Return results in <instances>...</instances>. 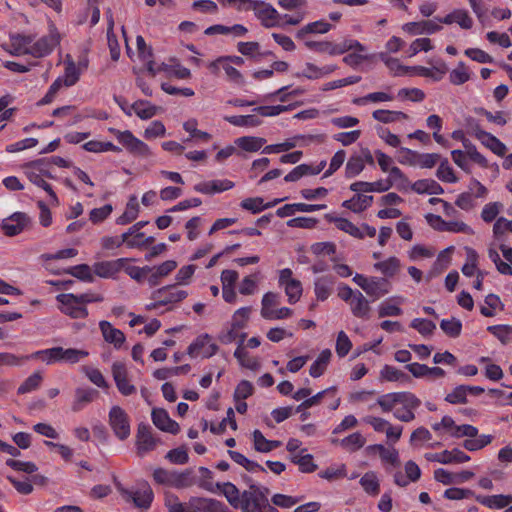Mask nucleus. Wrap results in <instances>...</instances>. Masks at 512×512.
Returning a JSON list of instances; mask_svg holds the SVG:
<instances>
[{
  "label": "nucleus",
  "instance_id": "41",
  "mask_svg": "<svg viewBox=\"0 0 512 512\" xmlns=\"http://www.w3.org/2000/svg\"><path fill=\"white\" fill-rule=\"evenodd\" d=\"M493 237L498 242H506V233H512V220H509L503 216L498 217L493 225Z\"/></svg>",
  "mask_w": 512,
  "mask_h": 512
},
{
  "label": "nucleus",
  "instance_id": "64",
  "mask_svg": "<svg viewBox=\"0 0 512 512\" xmlns=\"http://www.w3.org/2000/svg\"><path fill=\"white\" fill-rule=\"evenodd\" d=\"M487 331L494 335L502 344H507L512 334V326L510 325H492L487 327Z\"/></svg>",
  "mask_w": 512,
  "mask_h": 512
},
{
  "label": "nucleus",
  "instance_id": "4",
  "mask_svg": "<svg viewBox=\"0 0 512 512\" xmlns=\"http://www.w3.org/2000/svg\"><path fill=\"white\" fill-rule=\"evenodd\" d=\"M109 425L119 440H126L130 436V419L122 407L117 405L111 407L109 411Z\"/></svg>",
  "mask_w": 512,
  "mask_h": 512
},
{
  "label": "nucleus",
  "instance_id": "10",
  "mask_svg": "<svg viewBox=\"0 0 512 512\" xmlns=\"http://www.w3.org/2000/svg\"><path fill=\"white\" fill-rule=\"evenodd\" d=\"M188 296L187 291L176 289L175 285H166L152 292V299H159L158 304L166 306L168 304L178 303Z\"/></svg>",
  "mask_w": 512,
  "mask_h": 512
},
{
  "label": "nucleus",
  "instance_id": "39",
  "mask_svg": "<svg viewBox=\"0 0 512 512\" xmlns=\"http://www.w3.org/2000/svg\"><path fill=\"white\" fill-rule=\"evenodd\" d=\"M372 117L375 120L382 122L384 124L408 119V115L402 111H391L384 109H378L373 111Z\"/></svg>",
  "mask_w": 512,
  "mask_h": 512
},
{
  "label": "nucleus",
  "instance_id": "18",
  "mask_svg": "<svg viewBox=\"0 0 512 512\" xmlns=\"http://www.w3.org/2000/svg\"><path fill=\"white\" fill-rule=\"evenodd\" d=\"M324 218L329 223H334L339 230L348 233L352 237L357 239H364L363 231L355 224H353L350 220L343 217L333 216L330 213L325 214Z\"/></svg>",
  "mask_w": 512,
  "mask_h": 512
},
{
  "label": "nucleus",
  "instance_id": "60",
  "mask_svg": "<svg viewBox=\"0 0 512 512\" xmlns=\"http://www.w3.org/2000/svg\"><path fill=\"white\" fill-rule=\"evenodd\" d=\"M502 208L503 204L501 202H489L485 204L481 211L482 220L486 223H491L494 220L496 221Z\"/></svg>",
  "mask_w": 512,
  "mask_h": 512
},
{
  "label": "nucleus",
  "instance_id": "22",
  "mask_svg": "<svg viewBox=\"0 0 512 512\" xmlns=\"http://www.w3.org/2000/svg\"><path fill=\"white\" fill-rule=\"evenodd\" d=\"M392 186L391 180H378L375 182L356 181L350 185L353 192H385Z\"/></svg>",
  "mask_w": 512,
  "mask_h": 512
},
{
  "label": "nucleus",
  "instance_id": "3",
  "mask_svg": "<svg viewBox=\"0 0 512 512\" xmlns=\"http://www.w3.org/2000/svg\"><path fill=\"white\" fill-rule=\"evenodd\" d=\"M250 312V307H241L236 310L232 316L230 326L219 333L217 337L219 342L224 345H228L236 341L238 338V330L243 329L246 326Z\"/></svg>",
  "mask_w": 512,
  "mask_h": 512
},
{
  "label": "nucleus",
  "instance_id": "51",
  "mask_svg": "<svg viewBox=\"0 0 512 512\" xmlns=\"http://www.w3.org/2000/svg\"><path fill=\"white\" fill-rule=\"evenodd\" d=\"M365 168L362 156L352 155L348 159L345 167V177L354 178L359 175Z\"/></svg>",
  "mask_w": 512,
  "mask_h": 512
},
{
  "label": "nucleus",
  "instance_id": "1",
  "mask_svg": "<svg viewBox=\"0 0 512 512\" xmlns=\"http://www.w3.org/2000/svg\"><path fill=\"white\" fill-rule=\"evenodd\" d=\"M238 10L250 11L252 10L255 17L261 22L265 28L275 26H282L279 20L282 15L270 4L262 0H253L250 6L238 7Z\"/></svg>",
  "mask_w": 512,
  "mask_h": 512
},
{
  "label": "nucleus",
  "instance_id": "21",
  "mask_svg": "<svg viewBox=\"0 0 512 512\" xmlns=\"http://www.w3.org/2000/svg\"><path fill=\"white\" fill-rule=\"evenodd\" d=\"M98 396V391L93 388H76L71 409L74 412L83 410Z\"/></svg>",
  "mask_w": 512,
  "mask_h": 512
},
{
  "label": "nucleus",
  "instance_id": "56",
  "mask_svg": "<svg viewBox=\"0 0 512 512\" xmlns=\"http://www.w3.org/2000/svg\"><path fill=\"white\" fill-rule=\"evenodd\" d=\"M88 355L89 352L86 350H80L76 348L64 349L61 347V362L76 364L81 359L86 358Z\"/></svg>",
  "mask_w": 512,
  "mask_h": 512
},
{
  "label": "nucleus",
  "instance_id": "59",
  "mask_svg": "<svg viewBox=\"0 0 512 512\" xmlns=\"http://www.w3.org/2000/svg\"><path fill=\"white\" fill-rule=\"evenodd\" d=\"M503 494L498 495H491V496H475V500L482 504L483 506L490 508V509H502L505 508V502H504Z\"/></svg>",
  "mask_w": 512,
  "mask_h": 512
},
{
  "label": "nucleus",
  "instance_id": "53",
  "mask_svg": "<svg viewBox=\"0 0 512 512\" xmlns=\"http://www.w3.org/2000/svg\"><path fill=\"white\" fill-rule=\"evenodd\" d=\"M336 391H337L336 386H331L327 389H324V390L316 393L315 395H313L311 397L308 396L296 407V412H301V411L306 410L314 405H317L326 394L335 393Z\"/></svg>",
  "mask_w": 512,
  "mask_h": 512
},
{
  "label": "nucleus",
  "instance_id": "47",
  "mask_svg": "<svg viewBox=\"0 0 512 512\" xmlns=\"http://www.w3.org/2000/svg\"><path fill=\"white\" fill-rule=\"evenodd\" d=\"M466 263L462 266L461 271L466 277H472L477 269L478 253L471 247H465Z\"/></svg>",
  "mask_w": 512,
  "mask_h": 512
},
{
  "label": "nucleus",
  "instance_id": "36",
  "mask_svg": "<svg viewBox=\"0 0 512 512\" xmlns=\"http://www.w3.org/2000/svg\"><path fill=\"white\" fill-rule=\"evenodd\" d=\"M139 214V204L137 203L136 196H131L124 213L116 219L118 225H127L134 221Z\"/></svg>",
  "mask_w": 512,
  "mask_h": 512
},
{
  "label": "nucleus",
  "instance_id": "20",
  "mask_svg": "<svg viewBox=\"0 0 512 512\" xmlns=\"http://www.w3.org/2000/svg\"><path fill=\"white\" fill-rule=\"evenodd\" d=\"M267 499L263 495L256 497L254 493L245 490L242 492V502L239 508L242 512H263Z\"/></svg>",
  "mask_w": 512,
  "mask_h": 512
},
{
  "label": "nucleus",
  "instance_id": "29",
  "mask_svg": "<svg viewBox=\"0 0 512 512\" xmlns=\"http://www.w3.org/2000/svg\"><path fill=\"white\" fill-rule=\"evenodd\" d=\"M401 152L410 155L412 158H417V165L421 168H433L441 158L437 153L420 154L409 148H401Z\"/></svg>",
  "mask_w": 512,
  "mask_h": 512
},
{
  "label": "nucleus",
  "instance_id": "50",
  "mask_svg": "<svg viewBox=\"0 0 512 512\" xmlns=\"http://www.w3.org/2000/svg\"><path fill=\"white\" fill-rule=\"evenodd\" d=\"M470 80V74L467 66L463 61L457 64V67L453 69L449 74V81L453 85H462Z\"/></svg>",
  "mask_w": 512,
  "mask_h": 512
},
{
  "label": "nucleus",
  "instance_id": "27",
  "mask_svg": "<svg viewBox=\"0 0 512 512\" xmlns=\"http://www.w3.org/2000/svg\"><path fill=\"white\" fill-rule=\"evenodd\" d=\"M26 359H38L45 362L47 365L61 362V347L57 346L35 351L30 355H26Z\"/></svg>",
  "mask_w": 512,
  "mask_h": 512
},
{
  "label": "nucleus",
  "instance_id": "17",
  "mask_svg": "<svg viewBox=\"0 0 512 512\" xmlns=\"http://www.w3.org/2000/svg\"><path fill=\"white\" fill-rule=\"evenodd\" d=\"M390 289V282L383 277H370L367 286L364 287L366 294L372 297L373 300L379 299L388 294Z\"/></svg>",
  "mask_w": 512,
  "mask_h": 512
},
{
  "label": "nucleus",
  "instance_id": "37",
  "mask_svg": "<svg viewBox=\"0 0 512 512\" xmlns=\"http://www.w3.org/2000/svg\"><path fill=\"white\" fill-rule=\"evenodd\" d=\"M471 457L460 450L459 448H454L452 450H444L441 452V460L440 463L444 465L454 464V463H465L470 461Z\"/></svg>",
  "mask_w": 512,
  "mask_h": 512
},
{
  "label": "nucleus",
  "instance_id": "19",
  "mask_svg": "<svg viewBox=\"0 0 512 512\" xmlns=\"http://www.w3.org/2000/svg\"><path fill=\"white\" fill-rule=\"evenodd\" d=\"M402 29L411 34H433L442 29V26L433 20H426L421 22H408L403 25Z\"/></svg>",
  "mask_w": 512,
  "mask_h": 512
},
{
  "label": "nucleus",
  "instance_id": "61",
  "mask_svg": "<svg viewBox=\"0 0 512 512\" xmlns=\"http://www.w3.org/2000/svg\"><path fill=\"white\" fill-rule=\"evenodd\" d=\"M410 327L417 330L422 336H430L436 329L433 321L424 318H415L411 321Z\"/></svg>",
  "mask_w": 512,
  "mask_h": 512
},
{
  "label": "nucleus",
  "instance_id": "34",
  "mask_svg": "<svg viewBox=\"0 0 512 512\" xmlns=\"http://www.w3.org/2000/svg\"><path fill=\"white\" fill-rule=\"evenodd\" d=\"M380 378L389 382L400 381L404 383H410L412 380L408 374L388 364L384 365L380 370Z\"/></svg>",
  "mask_w": 512,
  "mask_h": 512
},
{
  "label": "nucleus",
  "instance_id": "46",
  "mask_svg": "<svg viewBox=\"0 0 512 512\" xmlns=\"http://www.w3.org/2000/svg\"><path fill=\"white\" fill-rule=\"evenodd\" d=\"M484 302L486 306L480 307V313L485 317L495 316L494 310L498 307L500 310L504 309V304L501 302L500 297L494 293L488 294L485 297Z\"/></svg>",
  "mask_w": 512,
  "mask_h": 512
},
{
  "label": "nucleus",
  "instance_id": "8",
  "mask_svg": "<svg viewBox=\"0 0 512 512\" xmlns=\"http://www.w3.org/2000/svg\"><path fill=\"white\" fill-rule=\"evenodd\" d=\"M117 140L131 153L143 157L151 155L149 146L133 135L129 130L118 131Z\"/></svg>",
  "mask_w": 512,
  "mask_h": 512
},
{
  "label": "nucleus",
  "instance_id": "33",
  "mask_svg": "<svg viewBox=\"0 0 512 512\" xmlns=\"http://www.w3.org/2000/svg\"><path fill=\"white\" fill-rule=\"evenodd\" d=\"M483 137L479 141L488 149H490L497 156L503 157L506 154L507 147L496 136L489 132H481Z\"/></svg>",
  "mask_w": 512,
  "mask_h": 512
},
{
  "label": "nucleus",
  "instance_id": "55",
  "mask_svg": "<svg viewBox=\"0 0 512 512\" xmlns=\"http://www.w3.org/2000/svg\"><path fill=\"white\" fill-rule=\"evenodd\" d=\"M436 176L439 180L446 183H456L458 181V178L456 177L453 168L449 165L447 158L441 160Z\"/></svg>",
  "mask_w": 512,
  "mask_h": 512
},
{
  "label": "nucleus",
  "instance_id": "40",
  "mask_svg": "<svg viewBox=\"0 0 512 512\" xmlns=\"http://www.w3.org/2000/svg\"><path fill=\"white\" fill-rule=\"evenodd\" d=\"M224 119L237 127H257L262 124V120L254 114L226 116Z\"/></svg>",
  "mask_w": 512,
  "mask_h": 512
},
{
  "label": "nucleus",
  "instance_id": "49",
  "mask_svg": "<svg viewBox=\"0 0 512 512\" xmlns=\"http://www.w3.org/2000/svg\"><path fill=\"white\" fill-rule=\"evenodd\" d=\"M360 484L369 495L376 496L380 492V484L374 472L364 474L360 479Z\"/></svg>",
  "mask_w": 512,
  "mask_h": 512
},
{
  "label": "nucleus",
  "instance_id": "9",
  "mask_svg": "<svg viewBox=\"0 0 512 512\" xmlns=\"http://www.w3.org/2000/svg\"><path fill=\"white\" fill-rule=\"evenodd\" d=\"M31 224L30 217L24 212H15L1 223V229L9 237L20 234L28 225Z\"/></svg>",
  "mask_w": 512,
  "mask_h": 512
},
{
  "label": "nucleus",
  "instance_id": "23",
  "mask_svg": "<svg viewBox=\"0 0 512 512\" xmlns=\"http://www.w3.org/2000/svg\"><path fill=\"white\" fill-rule=\"evenodd\" d=\"M361 193L362 192H356L351 199L345 200L342 206L354 213H361L368 209L373 202V196L363 195Z\"/></svg>",
  "mask_w": 512,
  "mask_h": 512
},
{
  "label": "nucleus",
  "instance_id": "30",
  "mask_svg": "<svg viewBox=\"0 0 512 512\" xmlns=\"http://www.w3.org/2000/svg\"><path fill=\"white\" fill-rule=\"evenodd\" d=\"M351 311L352 314L361 319H368L370 306L368 300L363 296V294L356 290L355 298L351 300Z\"/></svg>",
  "mask_w": 512,
  "mask_h": 512
},
{
  "label": "nucleus",
  "instance_id": "38",
  "mask_svg": "<svg viewBox=\"0 0 512 512\" xmlns=\"http://www.w3.org/2000/svg\"><path fill=\"white\" fill-rule=\"evenodd\" d=\"M367 450L370 452L378 451L383 462L390 463L393 466L399 465V453L396 449L388 450L382 444L369 445Z\"/></svg>",
  "mask_w": 512,
  "mask_h": 512
},
{
  "label": "nucleus",
  "instance_id": "58",
  "mask_svg": "<svg viewBox=\"0 0 512 512\" xmlns=\"http://www.w3.org/2000/svg\"><path fill=\"white\" fill-rule=\"evenodd\" d=\"M198 471L201 475L198 486L206 491H209L211 493L216 492V483H213V472L208 469L207 467L201 466L198 468Z\"/></svg>",
  "mask_w": 512,
  "mask_h": 512
},
{
  "label": "nucleus",
  "instance_id": "5",
  "mask_svg": "<svg viewBox=\"0 0 512 512\" xmlns=\"http://www.w3.org/2000/svg\"><path fill=\"white\" fill-rule=\"evenodd\" d=\"M56 300L60 303V311L72 319H85L88 317L87 308L78 302L76 294L62 293L56 296Z\"/></svg>",
  "mask_w": 512,
  "mask_h": 512
},
{
  "label": "nucleus",
  "instance_id": "63",
  "mask_svg": "<svg viewBox=\"0 0 512 512\" xmlns=\"http://www.w3.org/2000/svg\"><path fill=\"white\" fill-rule=\"evenodd\" d=\"M340 444L343 448L354 452L364 446L365 438L359 432H355L343 438Z\"/></svg>",
  "mask_w": 512,
  "mask_h": 512
},
{
  "label": "nucleus",
  "instance_id": "31",
  "mask_svg": "<svg viewBox=\"0 0 512 512\" xmlns=\"http://www.w3.org/2000/svg\"><path fill=\"white\" fill-rule=\"evenodd\" d=\"M253 444L257 452L268 453L281 446L279 440H268L260 430L253 431Z\"/></svg>",
  "mask_w": 512,
  "mask_h": 512
},
{
  "label": "nucleus",
  "instance_id": "2",
  "mask_svg": "<svg viewBox=\"0 0 512 512\" xmlns=\"http://www.w3.org/2000/svg\"><path fill=\"white\" fill-rule=\"evenodd\" d=\"M190 506L191 510H188L183 503H174L169 512H228L223 502L211 498L193 497Z\"/></svg>",
  "mask_w": 512,
  "mask_h": 512
},
{
  "label": "nucleus",
  "instance_id": "24",
  "mask_svg": "<svg viewBox=\"0 0 512 512\" xmlns=\"http://www.w3.org/2000/svg\"><path fill=\"white\" fill-rule=\"evenodd\" d=\"M216 491H220L227 499L229 504L238 509L242 502V493L240 494L239 489L231 482L216 483Z\"/></svg>",
  "mask_w": 512,
  "mask_h": 512
},
{
  "label": "nucleus",
  "instance_id": "15",
  "mask_svg": "<svg viewBox=\"0 0 512 512\" xmlns=\"http://www.w3.org/2000/svg\"><path fill=\"white\" fill-rule=\"evenodd\" d=\"M336 278L333 275H324L314 280V293L318 301H326L333 292Z\"/></svg>",
  "mask_w": 512,
  "mask_h": 512
},
{
  "label": "nucleus",
  "instance_id": "25",
  "mask_svg": "<svg viewBox=\"0 0 512 512\" xmlns=\"http://www.w3.org/2000/svg\"><path fill=\"white\" fill-rule=\"evenodd\" d=\"M411 189L417 194L440 195L444 193L442 186L433 179H420L415 181Z\"/></svg>",
  "mask_w": 512,
  "mask_h": 512
},
{
  "label": "nucleus",
  "instance_id": "62",
  "mask_svg": "<svg viewBox=\"0 0 512 512\" xmlns=\"http://www.w3.org/2000/svg\"><path fill=\"white\" fill-rule=\"evenodd\" d=\"M285 293L288 297V302L290 304H295L301 298L303 288L302 283L299 280H290L287 285L284 286Z\"/></svg>",
  "mask_w": 512,
  "mask_h": 512
},
{
  "label": "nucleus",
  "instance_id": "54",
  "mask_svg": "<svg viewBox=\"0 0 512 512\" xmlns=\"http://www.w3.org/2000/svg\"><path fill=\"white\" fill-rule=\"evenodd\" d=\"M394 398L397 404H403L405 409L415 410L421 405V400L415 394L408 391L396 392Z\"/></svg>",
  "mask_w": 512,
  "mask_h": 512
},
{
  "label": "nucleus",
  "instance_id": "6",
  "mask_svg": "<svg viewBox=\"0 0 512 512\" xmlns=\"http://www.w3.org/2000/svg\"><path fill=\"white\" fill-rule=\"evenodd\" d=\"M159 439L152 434V428L148 423L141 422L138 424L136 433V450L139 457H143L147 453L153 451Z\"/></svg>",
  "mask_w": 512,
  "mask_h": 512
},
{
  "label": "nucleus",
  "instance_id": "35",
  "mask_svg": "<svg viewBox=\"0 0 512 512\" xmlns=\"http://www.w3.org/2000/svg\"><path fill=\"white\" fill-rule=\"evenodd\" d=\"M266 143V139L256 136H242L235 140V144L244 151L257 152Z\"/></svg>",
  "mask_w": 512,
  "mask_h": 512
},
{
  "label": "nucleus",
  "instance_id": "26",
  "mask_svg": "<svg viewBox=\"0 0 512 512\" xmlns=\"http://www.w3.org/2000/svg\"><path fill=\"white\" fill-rule=\"evenodd\" d=\"M108 15V27H107V41L110 50L111 59L118 61L120 57V45L117 36L114 33V20L110 9L107 11Z\"/></svg>",
  "mask_w": 512,
  "mask_h": 512
},
{
  "label": "nucleus",
  "instance_id": "32",
  "mask_svg": "<svg viewBox=\"0 0 512 512\" xmlns=\"http://www.w3.org/2000/svg\"><path fill=\"white\" fill-rule=\"evenodd\" d=\"M332 353L330 349H324L320 352L317 359L312 363L309 369V374L313 378L322 376L330 362Z\"/></svg>",
  "mask_w": 512,
  "mask_h": 512
},
{
  "label": "nucleus",
  "instance_id": "48",
  "mask_svg": "<svg viewBox=\"0 0 512 512\" xmlns=\"http://www.w3.org/2000/svg\"><path fill=\"white\" fill-rule=\"evenodd\" d=\"M440 328L450 338H457L462 332V322L452 317L451 319H442L440 322Z\"/></svg>",
  "mask_w": 512,
  "mask_h": 512
},
{
  "label": "nucleus",
  "instance_id": "16",
  "mask_svg": "<svg viewBox=\"0 0 512 512\" xmlns=\"http://www.w3.org/2000/svg\"><path fill=\"white\" fill-rule=\"evenodd\" d=\"M410 72H414L421 77L431 78L434 81H440L448 72V67L446 63L440 59L432 68L424 66H412L410 68Z\"/></svg>",
  "mask_w": 512,
  "mask_h": 512
},
{
  "label": "nucleus",
  "instance_id": "13",
  "mask_svg": "<svg viewBox=\"0 0 512 512\" xmlns=\"http://www.w3.org/2000/svg\"><path fill=\"white\" fill-rule=\"evenodd\" d=\"M99 328L107 343L112 344L117 350L123 346L126 337L120 329L113 327L112 324L106 320L99 322Z\"/></svg>",
  "mask_w": 512,
  "mask_h": 512
},
{
  "label": "nucleus",
  "instance_id": "45",
  "mask_svg": "<svg viewBox=\"0 0 512 512\" xmlns=\"http://www.w3.org/2000/svg\"><path fill=\"white\" fill-rule=\"evenodd\" d=\"M173 478V487L177 489L191 487L195 484V477L193 475L192 468H187L182 472L174 471Z\"/></svg>",
  "mask_w": 512,
  "mask_h": 512
},
{
  "label": "nucleus",
  "instance_id": "43",
  "mask_svg": "<svg viewBox=\"0 0 512 512\" xmlns=\"http://www.w3.org/2000/svg\"><path fill=\"white\" fill-rule=\"evenodd\" d=\"M131 108L134 110L135 114L143 120L150 119L157 113V107L146 100H137L132 104Z\"/></svg>",
  "mask_w": 512,
  "mask_h": 512
},
{
  "label": "nucleus",
  "instance_id": "14",
  "mask_svg": "<svg viewBox=\"0 0 512 512\" xmlns=\"http://www.w3.org/2000/svg\"><path fill=\"white\" fill-rule=\"evenodd\" d=\"M127 493L131 497L134 505L141 509H148L151 506L154 499L153 490L146 481L140 484L139 489Z\"/></svg>",
  "mask_w": 512,
  "mask_h": 512
},
{
  "label": "nucleus",
  "instance_id": "52",
  "mask_svg": "<svg viewBox=\"0 0 512 512\" xmlns=\"http://www.w3.org/2000/svg\"><path fill=\"white\" fill-rule=\"evenodd\" d=\"M399 266V259L394 256L374 264V268L381 271L386 277H393L397 273Z\"/></svg>",
  "mask_w": 512,
  "mask_h": 512
},
{
  "label": "nucleus",
  "instance_id": "11",
  "mask_svg": "<svg viewBox=\"0 0 512 512\" xmlns=\"http://www.w3.org/2000/svg\"><path fill=\"white\" fill-rule=\"evenodd\" d=\"M153 424L163 432L177 435L180 432L179 424L170 418L168 412L163 408H153L151 412Z\"/></svg>",
  "mask_w": 512,
  "mask_h": 512
},
{
  "label": "nucleus",
  "instance_id": "57",
  "mask_svg": "<svg viewBox=\"0 0 512 512\" xmlns=\"http://www.w3.org/2000/svg\"><path fill=\"white\" fill-rule=\"evenodd\" d=\"M42 375L40 372H34L32 373L28 378L25 379V381L18 387L17 393L19 395L26 394L29 392H32L36 390L41 382H42Z\"/></svg>",
  "mask_w": 512,
  "mask_h": 512
},
{
  "label": "nucleus",
  "instance_id": "12",
  "mask_svg": "<svg viewBox=\"0 0 512 512\" xmlns=\"http://www.w3.org/2000/svg\"><path fill=\"white\" fill-rule=\"evenodd\" d=\"M128 261V258H118L116 260L96 262L93 265V270L101 278H114Z\"/></svg>",
  "mask_w": 512,
  "mask_h": 512
},
{
  "label": "nucleus",
  "instance_id": "42",
  "mask_svg": "<svg viewBox=\"0 0 512 512\" xmlns=\"http://www.w3.org/2000/svg\"><path fill=\"white\" fill-rule=\"evenodd\" d=\"M63 273L70 274L73 277L87 283L94 281V276L88 264H79L63 270Z\"/></svg>",
  "mask_w": 512,
  "mask_h": 512
},
{
  "label": "nucleus",
  "instance_id": "44",
  "mask_svg": "<svg viewBox=\"0 0 512 512\" xmlns=\"http://www.w3.org/2000/svg\"><path fill=\"white\" fill-rule=\"evenodd\" d=\"M493 440V436L489 434L477 435L474 438L465 439L462 446L471 452L478 451L489 445Z\"/></svg>",
  "mask_w": 512,
  "mask_h": 512
},
{
  "label": "nucleus",
  "instance_id": "28",
  "mask_svg": "<svg viewBox=\"0 0 512 512\" xmlns=\"http://www.w3.org/2000/svg\"><path fill=\"white\" fill-rule=\"evenodd\" d=\"M332 27V24L326 22L325 20L314 21L299 29L296 32V38L303 40L307 34H325L329 32Z\"/></svg>",
  "mask_w": 512,
  "mask_h": 512
},
{
  "label": "nucleus",
  "instance_id": "7",
  "mask_svg": "<svg viewBox=\"0 0 512 512\" xmlns=\"http://www.w3.org/2000/svg\"><path fill=\"white\" fill-rule=\"evenodd\" d=\"M60 43V36L55 32L44 35L34 42L30 47L24 49V52L35 58H42L52 53L54 48Z\"/></svg>",
  "mask_w": 512,
  "mask_h": 512
}]
</instances>
